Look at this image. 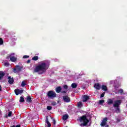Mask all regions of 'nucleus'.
<instances>
[{"mask_svg":"<svg viewBox=\"0 0 127 127\" xmlns=\"http://www.w3.org/2000/svg\"><path fill=\"white\" fill-rule=\"evenodd\" d=\"M4 65L6 67H8V66H9V63H5L4 64Z\"/></svg>","mask_w":127,"mask_h":127,"instance_id":"obj_29","label":"nucleus"},{"mask_svg":"<svg viewBox=\"0 0 127 127\" xmlns=\"http://www.w3.org/2000/svg\"><path fill=\"white\" fill-rule=\"evenodd\" d=\"M22 93H23V90L19 89V94H22Z\"/></svg>","mask_w":127,"mask_h":127,"instance_id":"obj_37","label":"nucleus"},{"mask_svg":"<svg viewBox=\"0 0 127 127\" xmlns=\"http://www.w3.org/2000/svg\"><path fill=\"white\" fill-rule=\"evenodd\" d=\"M53 123L54 124V125L55 126V125H56V120H55V119H53Z\"/></svg>","mask_w":127,"mask_h":127,"instance_id":"obj_36","label":"nucleus"},{"mask_svg":"<svg viewBox=\"0 0 127 127\" xmlns=\"http://www.w3.org/2000/svg\"><path fill=\"white\" fill-rule=\"evenodd\" d=\"M10 56H11V54L10 55Z\"/></svg>","mask_w":127,"mask_h":127,"instance_id":"obj_45","label":"nucleus"},{"mask_svg":"<svg viewBox=\"0 0 127 127\" xmlns=\"http://www.w3.org/2000/svg\"><path fill=\"white\" fill-rule=\"evenodd\" d=\"M15 127H20V125H16Z\"/></svg>","mask_w":127,"mask_h":127,"instance_id":"obj_42","label":"nucleus"},{"mask_svg":"<svg viewBox=\"0 0 127 127\" xmlns=\"http://www.w3.org/2000/svg\"><path fill=\"white\" fill-rule=\"evenodd\" d=\"M107 125V122L102 121L100 124L101 127H105V126Z\"/></svg>","mask_w":127,"mask_h":127,"instance_id":"obj_21","label":"nucleus"},{"mask_svg":"<svg viewBox=\"0 0 127 127\" xmlns=\"http://www.w3.org/2000/svg\"><path fill=\"white\" fill-rule=\"evenodd\" d=\"M106 104L109 106H111V105L114 104V100L113 99H108L106 102Z\"/></svg>","mask_w":127,"mask_h":127,"instance_id":"obj_8","label":"nucleus"},{"mask_svg":"<svg viewBox=\"0 0 127 127\" xmlns=\"http://www.w3.org/2000/svg\"><path fill=\"white\" fill-rule=\"evenodd\" d=\"M49 67V64H46V63H43L39 64L37 65L34 69V73H37L39 72V74L42 75L43 73H45L47 69Z\"/></svg>","mask_w":127,"mask_h":127,"instance_id":"obj_1","label":"nucleus"},{"mask_svg":"<svg viewBox=\"0 0 127 127\" xmlns=\"http://www.w3.org/2000/svg\"><path fill=\"white\" fill-rule=\"evenodd\" d=\"M30 62H31L30 60H28L27 61L26 63H27V64H29V63H30Z\"/></svg>","mask_w":127,"mask_h":127,"instance_id":"obj_39","label":"nucleus"},{"mask_svg":"<svg viewBox=\"0 0 127 127\" xmlns=\"http://www.w3.org/2000/svg\"><path fill=\"white\" fill-rule=\"evenodd\" d=\"M5 75V73L3 72L2 71H0V80H2L3 77H4V75Z\"/></svg>","mask_w":127,"mask_h":127,"instance_id":"obj_13","label":"nucleus"},{"mask_svg":"<svg viewBox=\"0 0 127 127\" xmlns=\"http://www.w3.org/2000/svg\"><path fill=\"white\" fill-rule=\"evenodd\" d=\"M20 103H23L24 102V98L23 97L21 96L20 97V100H19Z\"/></svg>","mask_w":127,"mask_h":127,"instance_id":"obj_22","label":"nucleus"},{"mask_svg":"<svg viewBox=\"0 0 127 127\" xmlns=\"http://www.w3.org/2000/svg\"><path fill=\"white\" fill-rule=\"evenodd\" d=\"M26 85V83H25V81H23L21 83V86L22 87H24Z\"/></svg>","mask_w":127,"mask_h":127,"instance_id":"obj_24","label":"nucleus"},{"mask_svg":"<svg viewBox=\"0 0 127 127\" xmlns=\"http://www.w3.org/2000/svg\"><path fill=\"white\" fill-rule=\"evenodd\" d=\"M23 58H24V59H26L27 58H29V56L25 55L23 57Z\"/></svg>","mask_w":127,"mask_h":127,"instance_id":"obj_31","label":"nucleus"},{"mask_svg":"<svg viewBox=\"0 0 127 127\" xmlns=\"http://www.w3.org/2000/svg\"><path fill=\"white\" fill-rule=\"evenodd\" d=\"M77 106L78 107H82L83 106V103L82 102H78L77 103Z\"/></svg>","mask_w":127,"mask_h":127,"instance_id":"obj_25","label":"nucleus"},{"mask_svg":"<svg viewBox=\"0 0 127 127\" xmlns=\"http://www.w3.org/2000/svg\"><path fill=\"white\" fill-rule=\"evenodd\" d=\"M52 120H53V118H51Z\"/></svg>","mask_w":127,"mask_h":127,"instance_id":"obj_44","label":"nucleus"},{"mask_svg":"<svg viewBox=\"0 0 127 127\" xmlns=\"http://www.w3.org/2000/svg\"><path fill=\"white\" fill-rule=\"evenodd\" d=\"M105 103V100H99V104L101 105L102 104H104Z\"/></svg>","mask_w":127,"mask_h":127,"instance_id":"obj_28","label":"nucleus"},{"mask_svg":"<svg viewBox=\"0 0 127 127\" xmlns=\"http://www.w3.org/2000/svg\"><path fill=\"white\" fill-rule=\"evenodd\" d=\"M46 122L48 125V127H51V124L48 121V117L47 116L46 117Z\"/></svg>","mask_w":127,"mask_h":127,"instance_id":"obj_16","label":"nucleus"},{"mask_svg":"<svg viewBox=\"0 0 127 127\" xmlns=\"http://www.w3.org/2000/svg\"><path fill=\"white\" fill-rule=\"evenodd\" d=\"M69 118V115L68 114H65L63 116V121H67Z\"/></svg>","mask_w":127,"mask_h":127,"instance_id":"obj_14","label":"nucleus"},{"mask_svg":"<svg viewBox=\"0 0 127 127\" xmlns=\"http://www.w3.org/2000/svg\"><path fill=\"white\" fill-rule=\"evenodd\" d=\"M79 121L80 123H83L80 125V127H86L90 122L89 119H87V116L86 115H83L82 117H80L79 119Z\"/></svg>","mask_w":127,"mask_h":127,"instance_id":"obj_2","label":"nucleus"},{"mask_svg":"<svg viewBox=\"0 0 127 127\" xmlns=\"http://www.w3.org/2000/svg\"><path fill=\"white\" fill-rule=\"evenodd\" d=\"M61 91H62V87L61 86H58L56 88V92L58 93V94L61 93Z\"/></svg>","mask_w":127,"mask_h":127,"instance_id":"obj_10","label":"nucleus"},{"mask_svg":"<svg viewBox=\"0 0 127 127\" xmlns=\"http://www.w3.org/2000/svg\"><path fill=\"white\" fill-rule=\"evenodd\" d=\"M26 102L29 103H32V100L31 99V97L30 96H28L26 97Z\"/></svg>","mask_w":127,"mask_h":127,"instance_id":"obj_11","label":"nucleus"},{"mask_svg":"<svg viewBox=\"0 0 127 127\" xmlns=\"http://www.w3.org/2000/svg\"><path fill=\"white\" fill-rule=\"evenodd\" d=\"M8 83L9 84H10L11 85L13 84V82H14V80H13V78H11V76H9L8 77Z\"/></svg>","mask_w":127,"mask_h":127,"instance_id":"obj_9","label":"nucleus"},{"mask_svg":"<svg viewBox=\"0 0 127 127\" xmlns=\"http://www.w3.org/2000/svg\"><path fill=\"white\" fill-rule=\"evenodd\" d=\"M62 94H66V93H67V92L66 91H62Z\"/></svg>","mask_w":127,"mask_h":127,"instance_id":"obj_40","label":"nucleus"},{"mask_svg":"<svg viewBox=\"0 0 127 127\" xmlns=\"http://www.w3.org/2000/svg\"><path fill=\"white\" fill-rule=\"evenodd\" d=\"M121 104H122V101L121 100H118L115 101L113 104L114 108H116L115 111L117 114H120L121 113V110H120V105Z\"/></svg>","mask_w":127,"mask_h":127,"instance_id":"obj_3","label":"nucleus"},{"mask_svg":"<svg viewBox=\"0 0 127 127\" xmlns=\"http://www.w3.org/2000/svg\"><path fill=\"white\" fill-rule=\"evenodd\" d=\"M57 105V103L55 101H53L52 102V106H56Z\"/></svg>","mask_w":127,"mask_h":127,"instance_id":"obj_30","label":"nucleus"},{"mask_svg":"<svg viewBox=\"0 0 127 127\" xmlns=\"http://www.w3.org/2000/svg\"><path fill=\"white\" fill-rule=\"evenodd\" d=\"M32 60H33L34 61H37V60H38V56H34L32 58Z\"/></svg>","mask_w":127,"mask_h":127,"instance_id":"obj_19","label":"nucleus"},{"mask_svg":"<svg viewBox=\"0 0 127 127\" xmlns=\"http://www.w3.org/2000/svg\"><path fill=\"white\" fill-rule=\"evenodd\" d=\"M101 89L103 91H108V87L105 85H102L101 86Z\"/></svg>","mask_w":127,"mask_h":127,"instance_id":"obj_15","label":"nucleus"},{"mask_svg":"<svg viewBox=\"0 0 127 127\" xmlns=\"http://www.w3.org/2000/svg\"><path fill=\"white\" fill-rule=\"evenodd\" d=\"M94 88L96 89V90H100L101 89V84H100V83H95L94 84Z\"/></svg>","mask_w":127,"mask_h":127,"instance_id":"obj_7","label":"nucleus"},{"mask_svg":"<svg viewBox=\"0 0 127 127\" xmlns=\"http://www.w3.org/2000/svg\"><path fill=\"white\" fill-rule=\"evenodd\" d=\"M2 87H1V85H0V92H1L2 90Z\"/></svg>","mask_w":127,"mask_h":127,"instance_id":"obj_41","label":"nucleus"},{"mask_svg":"<svg viewBox=\"0 0 127 127\" xmlns=\"http://www.w3.org/2000/svg\"><path fill=\"white\" fill-rule=\"evenodd\" d=\"M47 109L48 111H51V110H52V107L50 106H48Z\"/></svg>","mask_w":127,"mask_h":127,"instance_id":"obj_26","label":"nucleus"},{"mask_svg":"<svg viewBox=\"0 0 127 127\" xmlns=\"http://www.w3.org/2000/svg\"><path fill=\"white\" fill-rule=\"evenodd\" d=\"M15 94H16V96H18L19 95V89H16L14 90Z\"/></svg>","mask_w":127,"mask_h":127,"instance_id":"obj_18","label":"nucleus"},{"mask_svg":"<svg viewBox=\"0 0 127 127\" xmlns=\"http://www.w3.org/2000/svg\"><path fill=\"white\" fill-rule=\"evenodd\" d=\"M9 58H10V56H9V57H6V59H9Z\"/></svg>","mask_w":127,"mask_h":127,"instance_id":"obj_43","label":"nucleus"},{"mask_svg":"<svg viewBox=\"0 0 127 127\" xmlns=\"http://www.w3.org/2000/svg\"><path fill=\"white\" fill-rule=\"evenodd\" d=\"M23 68V66H20L19 65H16L15 68H13V71L14 73H18L21 71V69Z\"/></svg>","mask_w":127,"mask_h":127,"instance_id":"obj_5","label":"nucleus"},{"mask_svg":"<svg viewBox=\"0 0 127 127\" xmlns=\"http://www.w3.org/2000/svg\"><path fill=\"white\" fill-rule=\"evenodd\" d=\"M105 92H103L100 96V98H104V97H105Z\"/></svg>","mask_w":127,"mask_h":127,"instance_id":"obj_34","label":"nucleus"},{"mask_svg":"<svg viewBox=\"0 0 127 127\" xmlns=\"http://www.w3.org/2000/svg\"><path fill=\"white\" fill-rule=\"evenodd\" d=\"M71 87L72 88H73V89H75L76 88H77V84H76V83H73L71 84Z\"/></svg>","mask_w":127,"mask_h":127,"instance_id":"obj_20","label":"nucleus"},{"mask_svg":"<svg viewBox=\"0 0 127 127\" xmlns=\"http://www.w3.org/2000/svg\"><path fill=\"white\" fill-rule=\"evenodd\" d=\"M63 100L65 103H70L71 99L69 96L64 95L63 97Z\"/></svg>","mask_w":127,"mask_h":127,"instance_id":"obj_6","label":"nucleus"},{"mask_svg":"<svg viewBox=\"0 0 127 127\" xmlns=\"http://www.w3.org/2000/svg\"><path fill=\"white\" fill-rule=\"evenodd\" d=\"M118 93L119 94H121V95H123L124 93V90H123V89H120L118 90Z\"/></svg>","mask_w":127,"mask_h":127,"instance_id":"obj_23","label":"nucleus"},{"mask_svg":"<svg viewBox=\"0 0 127 127\" xmlns=\"http://www.w3.org/2000/svg\"><path fill=\"white\" fill-rule=\"evenodd\" d=\"M16 59H17V58L13 56L10 57V60L11 61V62H15V61H16Z\"/></svg>","mask_w":127,"mask_h":127,"instance_id":"obj_17","label":"nucleus"},{"mask_svg":"<svg viewBox=\"0 0 127 127\" xmlns=\"http://www.w3.org/2000/svg\"><path fill=\"white\" fill-rule=\"evenodd\" d=\"M64 89L65 90H67V89H68V86L67 85H64Z\"/></svg>","mask_w":127,"mask_h":127,"instance_id":"obj_33","label":"nucleus"},{"mask_svg":"<svg viewBox=\"0 0 127 127\" xmlns=\"http://www.w3.org/2000/svg\"><path fill=\"white\" fill-rule=\"evenodd\" d=\"M12 114V112L10 111L8 114V117H11V115Z\"/></svg>","mask_w":127,"mask_h":127,"instance_id":"obj_32","label":"nucleus"},{"mask_svg":"<svg viewBox=\"0 0 127 127\" xmlns=\"http://www.w3.org/2000/svg\"><path fill=\"white\" fill-rule=\"evenodd\" d=\"M89 99H90V97H89V96H88L87 95H84L83 97L82 101L84 102H86Z\"/></svg>","mask_w":127,"mask_h":127,"instance_id":"obj_12","label":"nucleus"},{"mask_svg":"<svg viewBox=\"0 0 127 127\" xmlns=\"http://www.w3.org/2000/svg\"><path fill=\"white\" fill-rule=\"evenodd\" d=\"M107 121H108V118L106 117L103 119L102 122H105V123H107Z\"/></svg>","mask_w":127,"mask_h":127,"instance_id":"obj_35","label":"nucleus"},{"mask_svg":"<svg viewBox=\"0 0 127 127\" xmlns=\"http://www.w3.org/2000/svg\"><path fill=\"white\" fill-rule=\"evenodd\" d=\"M47 97L50 98V99H53L56 97V93L52 90H50L47 93Z\"/></svg>","mask_w":127,"mask_h":127,"instance_id":"obj_4","label":"nucleus"},{"mask_svg":"<svg viewBox=\"0 0 127 127\" xmlns=\"http://www.w3.org/2000/svg\"><path fill=\"white\" fill-rule=\"evenodd\" d=\"M2 44H3V41L2 38H0V45H2Z\"/></svg>","mask_w":127,"mask_h":127,"instance_id":"obj_27","label":"nucleus"},{"mask_svg":"<svg viewBox=\"0 0 127 127\" xmlns=\"http://www.w3.org/2000/svg\"><path fill=\"white\" fill-rule=\"evenodd\" d=\"M116 122L117 123H120V122H121V119H117V120H116Z\"/></svg>","mask_w":127,"mask_h":127,"instance_id":"obj_38","label":"nucleus"}]
</instances>
